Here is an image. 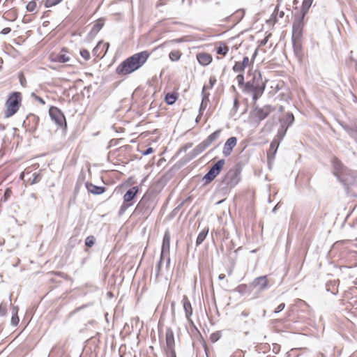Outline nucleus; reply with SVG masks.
<instances>
[{"label": "nucleus", "instance_id": "nucleus-21", "mask_svg": "<svg viewBox=\"0 0 357 357\" xmlns=\"http://www.w3.org/2000/svg\"><path fill=\"white\" fill-rule=\"evenodd\" d=\"M221 132H222V130L219 129V130L213 132V133H211L205 139L206 143L208 144V146H210L214 141H215L218 138H219Z\"/></svg>", "mask_w": 357, "mask_h": 357}, {"label": "nucleus", "instance_id": "nucleus-17", "mask_svg": "<svg viewBox=\"0 0 357 357\" xmlns=\"http://www.w3.org/2000/svg\"><path fill=\"white\" fill-rule=\"evenodd\" d=\"M138 190L139 188L137 186L130 188L123 195V201L126 202H131L138 192Z\"/></svg>", "mask_w": 357, "mask_h": 357}, {"label": "nucleus", "instance_id": "nucleus-62", "mask_svg": "<svg viewBox=\"0 0 357 357\" xmlns=\"http://www.w3.org/2000/svg\"><path fill=\"white\" fill-rule=\"evenodd\" d=\"M34 175H35V179H34V180L36 181V180L37 179V178H38V175H36V174H34Z\"/></svg>", "mask_w": 357, "mask_h": 357}, {"label": "nucleus", "instance_id": "nucleus-43", "mask_svg": "<svg viewBox=\"0 0 357 357\" xmlns=\"http://www.w3.org/2000/svg\"><path fill=\"white\" fill-rule=\"evenodd\" d=\"M12 194H13V192L10 188L6 189L4 195H3L4 200L8 199L11 197Z\"/></svg>", "mask_w": 357, "mask_h": 357}, {"label": "nucleus", "instance_id": "nucleus-42", "mask_svg": "<svg viewBox=\"0 0 357 357\" xmlns=\"http://www.w3.org/2000/svg\"><path fill=\"white\" fill-rule=\"evenodd\" d=\"M103 26V23L101 20H98L96 24L93 25V30L96 31H98Z\"/></svg>", "mask_w": 357, "mask_h": 357}, {"label": "nucleus", "instance_id": "nucleus-60", "mask_svg": "<svg viewBox=\"0 0 357 357\" xmlns=\"http://www.w3.org/2000/svg\"><path fill=\"white\" fill-rule=\"evenodd\" d=\"M278 204L274 207V208L273 209V211L275 212V210H277V208H278Z\"/></svg>", "mask_w": 357, "mask_h": 357}, {"label": "nucleus", "instance_id": "nucleus-22", "mask_svg": "<svg viewBox=\"0 0 357 357\" xmlns=\"http://www.w3.org/2000/svg\"><path fill=\"white\" fill-rule=\"evenodd\" d=\"M312 2L313 0H303L301 11L298 13L305 15L307 13L309 8L312 6Z\"/></svg>", "mask_w": 357, "mask_h": 357}, {"label": "nucleus", "instance_id": "nucleus-24", "mask_svg": "<svg viewBox=\"0 0 357 357\" xmlns=\"http://www.w3.org/2000/svg\"><path fill=\"white\" fill-rule=\"evenodd\" d=\"M208 233V229L205 228L198 235L196 241V245H199L203 243V241L205 240L207 234Z\"/></svg>", "mask_w": 357, "mask_h": 357}, {"label": "nucleus", "instance_id": "nucleus-1", "mask_svg": "<svg viewBox=\"0 0 357 357\" xmlns=\"http://www.w3.org/2000/svg\"><path fill=\"white\" fill-rule=\"evenodd\" d=\"M150 54L142 51L133 54L121 62L116 68V73L119 75H127L140 68L147 61Z\"/></svg>", "mask_w": 357, "mask_h": 357}, {"label": "nucleus", "instance_id": "nucleus-63", "mask_svg": "<svg viewBox=\"0 0 357 357\" xmlns=\"http://www.w3.org/2000/svg\"><path fill=\"white\" fill-rule=\"evenodd\" d=\"M177 42H181V39L176 40Z\"/></svg>", "mask_w": 357, "mask_h": 357}, {"label": "nucleus", "instance_id": "nucleus-29", "mask_svg": "<svg viewBox=\"0 0 357 357\" xmlns=\"http://www.w3.org/2000/svg\"><path fill=\"white\" fill-rule=\"evenodd\" d=\"M132 205V202H126L123 201V204H121V206L119 208V215H123L126 211V210L129 207H130Z\"/></svg>", "mask_w": 357, "mask_h": 357}, {"label": "nucleus", "instance_id": "nucleus-5", "mask_svg": "<svg viewBox=\"0 0 357 357\" xmlns=\"http://www.w3.org/2000/svg\"><path fill=\"white\" fill-rule=\"evenodd\" d=\"M339 179L344 185L347 193L357 188V172L347 169L342 176H339Z\"/></svg>", "mask_w": 357, "mask_h": 357}, {"label": "nucleus", "instance_id": "nucleus-32", "mask_svg": "<svg viewBox=\"0 0 357 357\" xmlns=\"http://www.w3.org/2000/svg\"><path fill=\"white\" fill-rule=\"evenodd\" d=\"M279 140H278L276 138L274 139L271 144L269 151L273 152V154H275L279 146Z\"/></svg>", "mask_w": 357, "mask_h": 357}, {"label": "nucleus", "instance_id": "nucleus-8", "mask_svg": "<svg viewBox=\"0 0 357 357\" xmlns=\"http://www.w3.org/2000/svg\"><path fill=\"white\" fill-rule=\"evenodd\" d=\"M225 163V162L223 159L218 160L205 174L203 179L206 180V183H209L214 180L215 178L220 174V171L224 167Z\"/></svg>", "mask_w": 357, "mask_h": 357}, {"label": "nucleus", "instance_id": "nucleus-59", "mask_svg": "<svg viewBox=\"0 0 357 357\" xmlns=\"http://www.w3.org/2000/svg\"><path fill=\"white\" fill-rule=\"evenodd\" d=\"M242 315L244 316V317H247L248 315V313H247L245 312H242Z\"/></svg>", "mask_w": 357, "mask_h": 357}, {"label": "nucleus", "instance_id": "nucleus-47", "mask_svg": "<svg viewBox=\"0 0 357 357\" xmlns=\"http://www.w3.org/2000/svg\"><path fill=\"white\" fill-rule=\"evenodd\" d=\"M241 63H242L243 66H244L245 68H247L250 63V59L248 56H245L242 62Z\"/></svg>", "mask_w": 357, "mask_h": 357}, {"label": "nucleus", "instance_id": "nucleus-12", "mask_svg": "<svg viewBox=\"0 0 357 357\" xmlns=\"http://www.w3.org/2000/svg\"><path fill=\"white\" fill-rule=\"evenodd\" d=\"M237 139L236 137H229L224 144L222 154L227 157L231 155L233 149L236 146Z\"/></svg>", "mask_w": 357, "mask_h": 357}, {"label": "nucleus", "instance_id": "nucleus-45", "mask_svg": "<svg viewBox=\"0 0 357 357\" xmlns=\"http://www.w3.org/2000/svg\"><path fill=\"white\" fill-rule=\"evenodd\" d=\"M7 311L6 305L3 303L0 304V315L3 316L6 314Z\"/></svg>", "mask_w": 357, "mask_h": 357}, {"label": "nucleus", "instance_id": "nucleus-49", "mask_svg": "<svg viewBox=\"0 0 357 357\" xmlns=\"http://www.w3.org/2000/svg\"><path fill=\"white\" fill-rule=\"evenodd\" d=\"M284 307H285V304H284V303H281V304H280V305L277 307V308L275 309V310L274 311V312H275V313H278V312H281L282 310H284Z\"/></svg>", "mask_w": 357, "mask_h": 357}, {"label": "nucleus", "instance_id": "nucleus-50", "mask_svg": "<svg viewBox=\"0 0 357 357\" xmlns=\"http://www.w3.org/2000/svg\"><path fill=\"white\" fill-rule=\"evenodd\" d=\"M10 31L11 29L10 27H6L1 30V33L3 35H6L10 33Z\"/></svg>", "mask_w": 357, "mask_h": 357}, {"label": "nucleus", "instance_id": "nucleus-2", "mask_svg": "<svg viewBox=\"0 0 357 357\" xmlns=\"http://www.w3.org/2000/svg\"><path fill=\"white\" fill-rule=\"evenodd\" d=\"M248 77L251 78L245 82L243 92L245 94H251L255 103L264 93L266 83L263 81L261 74L259 70H249Z\"/></svg>", "mask_w": 357, "mask_h": 357}, {"label": "nucleus", "instance_id": "nucleus-38", "mask_svg": "<svg viewBox=\"0 0 357 357\" xmlns=\"http://www.w3.org/2000/svg\"><path fill=\"white\" fill-rule=\"evenodd\" d=\"M80 55L86 60H89L90 59V53L88 50H81L80 52Z\"/></svg>", "mask_w": 357, "mask_h": 357}, {"label": "nucleus", "instance_id": "nucleus-18", "mask_svg": "<svg viewBox=\"0 0 357 357\" xmlns=\"http://www.w3.org/2000/svg\"><path fill=\"white\" fill-rule=\"evenodd\" d=\"M197 59L199 63L202 66L208 65L211 61L212 57L209 54L207 53H199L197 56Z\"/></svg>", "mask_w": 357, "mask_h": 357}, {"label": "nucleus", "instance_id": "nucleus-30", "mask_svg": "<svg viewBox=\"0 0 357 357\" xmlns=\"http://www.w3.org/2000/svg\"><path fill=\"white\" fill-rule=\"evenodd\" d=\"M245 69V68H244V66H243L242 63L239 61H236L232 68V70L235 73H243L244 72Z\"/></svg>", "mask_w": 357, "mask_h": 357}, {"label": "nucleus", "instance_id": "nucleus-57", "mask_svg": "<svg viewBox=\"0 0 357 357\" xmlns=\"http://www.w3.org/2000/svg\"><path fill=\"white\" fill-rule=\"evenodd\" d=\"M225 278V275L224 274H220L218 276L219 280H223Z\"/></svg>", "mask_w": 357, "mask_h": 357}, {"label": "nucleus", "instance_id": "nucleus-55", "mask_svg": "<svg viewBox=\"0 0 357 357\" xmlns=\"http://www.w3.org/2000/svg\"><path fill=\"white\" fill-rule=\"evenodd\" d=\"M268 37H269V36H266L264 40H261V44L262 45H264L266 44V43L268 42Z\"/></svg>", "mask_w": 357, "mask_h": 357}, {"label": "nucleus", "instance_id": "nucleus-23", "mask_svg": "<svg viewBox=\"0 0 357 357\" xmlns=\"http://www.w3.org/2000/svg\"><path fill=\"white\" fill-rule=\"evenodd\" d=\"M251 287H252L251 285L248 286V285H247L245 284H242L238 285L236 287V290L239 294H241L242 295H244V294L250 293V291H251L250 288Z\"/></svg>", "mask_w": 357, "mask_h": 357}, {"label": "nucleus", "instance_id": "nucleus-15", "mask_svg": "<svg viewBox=\"0 0 357 357\" xmlns=\"http://www.w3.org/2000/svg\"><path fill=\"white\" fill-rule=\"evenodd\" d=\"M66 53L67 51L63 48L59 52H52L50 59L54 62L64 63L67 61Z\"/></svg>", "mask_w": 357, "mask_h": 357}, {"label": "nucleus", "instance_id": "nucleus-9", "mask_svg": "<svg viewBox=\"0 0 357 357\" xmlns=\"http://www.w3.org/2000/svg\"><path fill=\"white\" fill-rule=\"evenodd\" d=\"M169 249H170V235L169 231H166L165 233L163 241H162V250H161V259H166V266H169L170 263V258H169Z\"/></svg>", "mask_w": 357, "mask_h": 357}, {"label": "nucleus", "instance_id": "nucleus-33", "mask_svg": "<svg viewBox=\"0 0 357 357\" xmlns=\"http://www.w3.org/2000/svg\"><path fill=\"white\" fill-rule=\"evenodd\" d=\"M176 96L174 94L168 93L165 96V101L168 105H172L176 101Z\"/></svg>", "mask_w": 357, "mask_h": 357}, {"label": "nucleus", "instance_id": "nucleus-48", "mask_svg": "<svg viewBox=\"0 0 357 357\" xmlns=\"http://www.w3.org/2000/svg\"><path fill=\"white\" fill-rule=\"evenodd\" d=\"M166 353L168 357H176V352L174 349L166 350Z\"/></svg>", "mask_w": 357, "mask_h": 357}, {"label": "nucleus", "instance_id": "nucleus-19", "mask_svg": "<svg viewBox=\"0 0 357 357\" xmlns=\"http://www.w3.org/2000/svg\"><path fill=\"white\" fill-rule=\"evenodd\" d=\"M86 187L89 192L94 195H101L105 190L104 187L97 186L92 183H86Z\"/></svg>", "mask_w": 357, "mask_h": 357}, {"label": "nucleus", "instance_id": "nucleus-28", "mask_svg": "<svg viewBox=\"0 0 357 357\" xmlns=\"http://www.w3.org/2000/svg\"><path fill=\"white\" fill-rule=\"evenodd\" d=\"M169 56L172 61H176L180 59L181 53L179 50H174L169 53Z\"/></svg>", "mask_w": 357, "mask_h": 357}, {"label": "nucleus", "instance_id": "nucleus-40", "mask_svg": "<svg viewBox=\"0 0 357 357\" xmlns=\"http://www.w3.org/2000/svg\"><path fill=\"white\" fill-rule=\"evenodd\" d=\"M286 130H287V128L285 130L283 129V128H282L281 129H280L278 130V135H277V137L278 139H277L278 140H279V142L280 140H282V139L283 138V137L285 135V132H286Z\"/></svg>", "mask_w": 357, "mask_h": 357}, {"label": "nucleus", "instance_id": "nucleus-36", "mask_svg": "<svg viewBox=\"0 0 357 357\" xmlns=\"http://www.w3.org/2000/svg\"><path fill=\"white\" fill-rule=\"evenodd\" d=\"M106 47L107 50L108 49L109 47V43H103L102 42H99L97 45L96 46V47L93 49V53L96 54H97V52L98 50L100 48V47Z\"/></svg>", "mask_w": 357, "mask_h": 357}, {"label": "nucleus", "instance_id": "nucleus-53", "mask_svg": "<svg viewBox=\"0 0 357 357\" xmlns=\"http://www.w3.org/2000/svg\"><path fill=\"white\" fill-rule=\"evenodd\" d=\"M34 97H35V100H37L38 102H39L40 104H42V105L45 104V100L42 98H40L38 96H34Z\"/></svg>", "mask_w": 357, "mask_h": 357}, {"label": "nucleus", "instance_id": "nucleus-14", "mask_svg": "<svg viewBox=\"0 0 357 357\" xmlns=\"http://www.w3.org/2000/svg\"><path fill=\"white\" fill-rule=\"evenodd\" d=\"M183 310L185 313V317L189 322H192L191 316L192 314V307L191 303L186 296H183L182 299Z\"/></svg>", "mask_w": 357, "mask_h": 357}, {"label": "nucleus", "instance_id": "nucleus-56", "mask_svg": "<svg viewBox=\"0 0 357 357\" xmlns=\"http://www.w3.org/2000/svg\"><path fill=\"white\" fill-rule=\"evenodd\" d=\"M3 59L1 57H0V71L3 68Z\"/></svg>", "mask_w": 357, "mask_h": 357}, {"label": "nucleus", "instance_id": "nucleus-3", "mask_svg": "<svg viewBox=\"0 0 357 357\" xmlns=\"http://www.w3.org/2000/svg\"><path fill=\"white\" fill-rule=\"evenodd\" d=\"M22 96L20 92L11 93L5 103L4 116L10 118L16 114L22 105Z\"/></svg>", "mask_w": 357, "mask_h": 357}, {"label": "nucleus", "instance_id": "nucleus-16", "mask_svg": "<svg viewBox=\"0 0 357 357\" xmlns=\"http://www.w3.org/2000/svg\"><path fill=\"white\" fill-rule=\"evenodd\" d=\"M333 166L334 168V174L339 178V176H342L347 169H345L341 163V162L337 158H334L332 161Z\"/></svg>", "mask_w": 357, "mask_h": 357}, {"label": "nucleus", "instance_id": "nucleus-13", "mask_svg": "<svg viewBox=\"0 0 357 357\" xmlns=\"http://www.w3.org/2000/svg\"><path fill=\"white\" fill-rule=\"evenodd\" d=\"M165 342H166L165 351L174 349V346H175L174 335V332H173L172 329L170 328H168L166 330Z\"/></svg>", "mask_w": 357, "mask_h": 357}, {"label": "nucleus", "instance_id": "nucleus-27", "mask_svg": "<svg viewBox=\"0 0 357 357\" xmlns=\"http://www.w3.org/2000/svg\"><path fill=\"white\" fill-rule=\"evenodd\" d=\"M229 52V47L225 44L220 45L218 47H217L216 52L218 54H222L225 56Z\"/></svg>", "mask_w": 357, "mask_h": 357}, {"label": "nucleus", "instance_id": "nucleus-11", "mask_svg": "<svg viewBox=\"0 0 357 357\" xmlns=\"http://www.w3.org/2000/svg\"><path fill=\"white\" fill-rule=\"evenodd\" d=\"M252 287L257 288L258 291L261 292L268 289V281L266 276H260L254 280L251 284Z\"/></svg>", "mask_w": 357, "mask_h": 357}, {"label": "nucleus", "instance_id": "nucleus-41", "mask_svg": "<svg viewBox=\"0 0 357 357\" xmlns=\"http://www.w3.org/2000/svg\"><path fill=\"white\" fill-rule=\"evenodd\" d=\"M216 78L213 76H211L209 79V85H206V89L213 88L214 84L216 83Z\"/></svg>", "mask_w": 357, "mask_h": 357}, {"label": "nucleus", "instance_id": "nucleus-52", "mask_svg": "<svg viewBox=\"0 0 357 357\" xmlns=\"http://www.w3.org/2000/svg\"><path fill=\"white\" fill-rule=\"evenodd\" d=\"M210 338H211L212 342H216L218 340L219 337H218V334L213 333V334H211Z\"/></svg>", "mask_w": 357, "mask_h": 357}, {"label": "nucleus", "instance_id": "nucleus-34", "mask_svg": "<svg viewBox=\"0 0 357 357\" xmlns=\"http://www.w3.org/2000/svg\"><path fill=\"white\" fill-rule=\"evenodd\" d=\"M236 80L238 82V86L243 89L244 88V86H245V82H244V75L243 73H240L238 74L237 76H236Z\"/></svg>", "mask_w": 357, "mask_h": 357}, {"label": "nucleus", "instance_id": "nucleus-54", "mask_svg": "<svg viewBox=\"0 0 357 357\" xmlns=\"http://www.w3.org/2000/svg\"><path fill=\"white\" fill-rule=\"evenodd\" d=\"M293 46L296 52H298L301 50V45L300 43L299 45L297 44L296 45H294V43H293Z\"/></svg>", "mask_w": 357, "mask_h": 357}, {"label": "nucleus", "instance_id": "nucleus-6", "mask_svg": "<svg viewBox=\"0 0 357 357\" xmlns=\"http://www.w3.org/2000/svg\"><path fill=\"white\" fill-rule=\"evenodd\" d=\"M273 111H275V107L270 105L261 107L257 106L250 112V117L252 122L259 123Z\"/></svg>", "mask_w": 357, "mask_h": 357}, {"label": "nucleus", "instance_id": "nucleus-46", "mask_svg": "<svg viewBox=\"0 0 357 357\" xmlns=\"http://www.w3.org/2000/svg\"><path fill=\"white\" fill-rule=\"evenodd\" d=\"M163 259H161L160 258V261H158V263L157 264V267H156V277H158L160 274L161 265H162V262Z\"/></svg>", "mask_w": 357, "mask_h": 357}, {"label": "nucleus", "instance_id": "nucleus-26", "mask_svg": "<svg viewBox=\"0 0 357 357\" xmlns=\"http://www.w3.org/2000/svg\"><path fill=\"white\" fill-rule=\"evenodd\" d=\"M208 144L206 143L205 140L203 141L202 143H200L199 145H197L193 150V151L196 154L201 153L203 152L207 147H208Z\"/></svg>", "mask_w": 357, "mask_h": 357}, {"label": "nucleus", "instance_id": "nucleus-35", "mask_svg": "<svg viewBox=\"0 0 357 357\" xmlns=\"http://www.w3.org/2000/svg\"><path fill=\"white\" fill-rule=\"evenodd\" d=\"M61 0H46L45 2V6L46 8L54 6L58 4Z\"/></svg>", "mask_w": 357, "mask_h": 357}, {"label": "nucleus", "instance_id": "nucleus-10", "mask_svg": "<svg viewBox=\"0 0 357 357\" xmlns=\"http://www.w3.org/2000/svg\"><path fill=\"white\" fill-rule=\"evenodd\" d=\"M238 173L235 170H229L224 178V182L229 188L234 187L238 183Z\"/></svg>", "mask_w": 357, "mask_h": 357}, {"label": "nucleus", "instance_id": "nucleus-7", "mask_svg": "<svg viewBox=\"0 0 357 357\" xmlns=\"http://www.w3.org/2000/svg\"><path fill=\"white\" fill-rule=\"evenodd\" d=\"M49 114L52 120L54 121L59 127L61 128L66 127V117L58 107H51L49 109Z\"/></svg>", "mask_w": 357, "mask_h": 357}, {"label": "nucleus", "instance_id": "nucleus-44", "mask_svg": "<svg viewBox=\"0 0 357 357\" xmlns=\"http://www.w3.org/2000/svg\"><path fill=\"white\" fill-rule=\"evenodd\" d=\"M18 77H19V79L20 81L22 86H24L26 85V79L24 77L23 73H19Z\"/></svg>", "mask_w": 357, "mask_h": 357}, {"label": "nucleus", "instance_id": "nucleus-51", "mask_svg": "<svg viewBox=\"0 0 357 357\" xmlns=\"http://www.w3.org/2000/svg\"><path fill=\"white\" fill-rule=\"evenodd\" d=\"M153 152V149L151 147L148 148L146 151L142 153L143 155H147Z\"/></svg>", "mask_w": 357, "mask_h": 357}, {"label": "nucleus", "instance_id": "nucleus-31", "mask_svg": "<svg viewBox=\"0 0 357 357\" xmlns=\"http://www.w3.org/2000/svg\"><path fill=\"white\" fill-rule=\"evenodd\" d=\"M10 321H11V324L15 326H16L19 324L20 319L17 315V308L14 309V312L12 315Z\"/></svg>", "mask_w": 357, "mask_h": 357}, {"label": "nucleus", "instance_id": "nucleus-39", "mask_svg": "<svg viewBox=\"0 0 357 357\" xmlns=\"http://www.w3.org/2000/svg\"><path fill=\"white\" fill-rule=\"evenodd\" d=\"M285 120L288 123V126H290L294 121V116L291 113H287Z\"/></svg>", "mask_w": 357, "mask_h": 357}, {"label": "nucleus", "instance_id": "nucleus-20", "mask_svg": "<svg viewBox=\"0 0 357 357\" xmlns=\"http://www.w3.org/2000/svg\"><path fill=\"white\" fill-rule=\"evenodd\" d=\"M206 86H204L203 89H202V103H201V105L199 107V112L200 114H202V111L206 109V107L207 106V103L209 100H208L209 93H206Z\"/></svg>", "mask_w": 357, "mask_h": 357}, {"label": "nucleus", "instance_id": "nucleus-25", "mask_svg": "<svg viewBox=\"0 0 357 357\" xmlns=\"http://www.w3.org/2000/svg\"><path fill=\"white\" fill-rule=\"evenodd\" d=\"M26 8L30 13H36L38 10L36 2L33 0L27 3Z\"/></svg>", "mask_w": 357, "mask_h": 357}, {"label": "nucleus", "instance_id": "nucleus-4", "mask_svg": "<svg viewBox=\"0 0 357 357\" xmlns=\"http://www.w3.org/2000/svg\"><path fill=\"white\" fill-rule=\"evenodd\" d=\"M305 15L303 14L296 13L294 15V19L292 26V42L294 45H299L303 36V30L305 25L304 17Z\"/></svg>", "mask_w": 357, "mask_h": 357}, {"label": "nucleus", "instance_id": "nucleus-58", "mask_svg": "<svg viewBox=\"0 0 357 357\" xmlns=\"http://www.w3.org/2000/svg\"><path fill=\"white\" fill-rule=\"evenodd\" d=\"M202 114H199V115L197 116L196 118V122H198L201 118V116H202Z\"/></svg>", "mask_w": 357, "mask_h": 357}, {"label": "nucleus", "instance_id": "nucleus-37", "mask_svg": "<svg viewBox=\"0 0 357 357\" xmlns=\"http://www.w3.org/2000/svg\"><path fill=\"white\" fill-rule=\"evenodd\" d=\"M95 243V238L93 236H88L85 240V245L88 247H92Z\"/></svg>", "mask_w": 357, "mask_h": 357}, {"label": "nucleus", "instance_id": "nucleus-61", "mask_svg": "<svg viewBox=\"0 0 357 357\" xmlns=\"http://www.w3.org/2000/svg\"><path fill=\"white\" fill-rule=\"evenodd\" d=\"M283 15H284V13H283V12H281V13H280V17H282L283 16Z\"/></svg>", "mask_w": 357, "mask_h": 357}]
</instances>
